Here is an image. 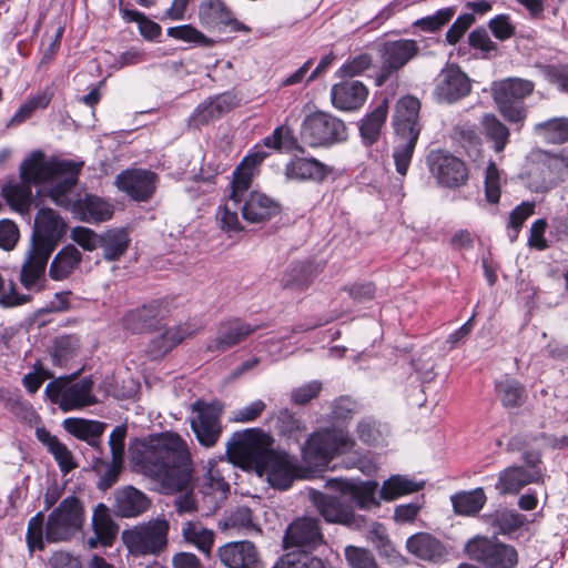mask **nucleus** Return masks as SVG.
Listing matches in <instances>:
<instances>
[{
	"label": "nucleus",
	"mask_w": 568,
	"mask_h": 568,
	"mask_svg": "<svg viewBox=\"0 0 568 568\" xmlns=\"http://www.w3.org/2000/svg\"><path fill=\"white\" fill-rule=\"evenodd\" d=\"M133 469L156 481L161 491L185 490L192 479V457L176 433L163 432L136 439L130 447Z\"/></svg>",
	"instance_id": "f257e3e1"
},
{
	"label": "nucleus",
	"mask_w": 568,
	"mask_h": 568,
	"mask_svg": "<svg viewBox=\"0 0 568 568\" xmlns=\"http://www.w3.org/2000/svg\"><path fill=\"white\" fill-rule=\"evenodd\" d=\"M82 163L58 158H47L40 150L32 151L19 168L20 182H9L2 187L8 204L20 214L31 207V185L48 186L49 197L58 206L70 204L69 192L75 186Z\"/></svg>",
	"instance_id": "f03ea898"
},
{
	"label": "nucleus",
	"mask_w": 568,
	"mask_h": 568,
	"mask_svg": "<svg viewBox=\"0 0 568 568\" xmlns=\"http://www.w3.org/2000/svg\"><path fill=\"white\" fill-rule=\"evenodd\" d=\"M274 439L258 428L236 432L226 445L230 458L253 468L275 489L286 490L297 478V459L273 448Z\"/></svg>",
	"instance_id": "7ed1b4c3"
},
{
	"label": "nucleus",
	"mask_w": 568,
	"mask_h": 568,
	"mask_svg": "<svg viewBox=\"0 0 568 568\" xmlns=\"http://www.w3.org/2000/svg\"><path fill=\"white\" fill-rule=\"evenodd\" d=\"M325 486L338 495L329 496L313 490L311 499L327 523L358 529L364 518L355 514V508L369 509L379 505L376 499L378 484L375 480L331 478L326 480Z\"/></svg>",
	"instance_id": "20e7f679"
},
{
	"label": "nucleus",
	"mask_w": 568,
	"mask_h": 568,
	"mask_svg": "<svg viewBox=\"0 0 568 568\" xmlns=\"http://www.w3.org/2000/svg\"><path fill=\"white\" fill-rule=\"evenodd\" d=\"M85 520L82 501L75 496L64 498L47 517L36 514L28 523L26 540L30 552L44 548L43 531L47 541H68L81 531Z\"/></svg>",
	"instance_id": "39448f33"
},
{
	"label": "nucleus",
	"mask_w": 568,
	"mask_h": 568,
	"mask_svg": "<svg viewBox=\"0 0 568 568\" xmlns=\"http://www.w3.org/2000/svg\"><path fill=\"white\" fill-rule=\"evenodd\" d=\"M355 442L342 428H325L315 432L302 448L305 463L313 467H328L336 455L349 453Z\"/></svg>",
	"instance_id": "423d86ee"
},
{
	"label": "nucleus",
	"mask_w": 568,
	"mask_h": 568,
	"mask_svg": "<svg viewBox=\"0 0 568 568\" xmlns=\"http://www.w3.org/2000/svg\"><path fill=\"white\" fill-rule=\"evenodd\" d=\"M93 386L91 377L78 381L71 377H58L47 384L44 396L63 412L79 410L98 402Z\"/></svg>",
	"instance_id": "0eeeda50"
},
{
	"label": "nucleus",
	"mask_w": 568,
	"mask_h": 568,
	"mask_svg": "<svg viewBox=\"0 0 568 568\" xmlns=\"http://www.w3.org/2000/svg\"><path fill=\"white\" fill-rule=\"evenodd\" d=\"M169 524L156 518L122 531V541L132 555H158L168 544Z\"/></svg>",
	"instance_id": "6e6552de"
},
{
	"label": "nucleus",
	"mask_w": 568,
	"mask_h": 568,
	"mask_svg": "<svg viewBox=\"0 0 568 568\" xmlns=\"http://www.w3.org/2000/svg\"><path fill=\"white\" fill-rule=\"evenodd\" d=\"M465 551L485 568H516L518 565L516 548L497 539L476 536L467 541Z\"/></svg>",
	"instance_id": "1a4fd4ad"
},
{
	"label": "nucleus",
	"mask_w": 568,
	"mask_h": 568,
	"mask_svg": "<svg viewBox=\"0 0 568 568\" xmlns=\"http://www.w3.org/2000/svg\"><path fill=\"white\" fill-rule=\"evenodd\" d=\"M301 136L313 148L331 145L346 139V126L342 120L318 111L304 119Z\"/></svg>",
	"instance_id": "9d476101"
},
{
	"label": "nucleus",
	"mask_w": 568,
	"mask_h": 568,
	"mask_svg": "<svg viewBox=\"0 0 568 568\" xmlns=\"http://www.w3.org/2000/svg\"><path fill=\"white\" fill-rule=\"evenodd\" d=\"M535 84L525 79L510 78L501 81L495 89V101L500 113L510 122H520L526 116L523 100L530 95Z\"/></svg>",
	"instance_id": "9b49d317"
},
{
	"label": "nucleus",
	"mask_w": 568,
	"mask_h": 568,
	"mask_svg": "<svg viewBox=\"0 0 568 568\" xmlns=\"http://www.w3.org/2000/svg\"><path fill=\"white\" fill-rule=\"evenodd\" d=\"M221 414L219 404L203 400H196L193 404L190 423L201 445L212 447L216 444L222 433Z\"/></svg>",
	"instance_id": "f8f14e48"
},
{
	"label": "nucleus",
	"mask_w": 568,
	"mask_h": 568,
	"mask_svg": "<svg viewBox=\"0 0 568 568\" xmlns=\"http://www.w3.org/2000/svg\"><path fill=\"white\" fill-rule=\"evenodd\" d=\"M419 47L415 40L399 39L386 41L381 49V70L377 74V84H383L388 77L406 65L417 55Z\"/></svg>",
	"instance_id": "ddd939ff"
},
{
	"label": "nucleus",
	"mask_w": 568,
	"mask_h": 568,
	"mask_svg": "<svg viewBox=\"0 0 568 568\" xmlns=\"http://www.w3.org/2000/svg\"><path fill=\"white\" fill-rule=\"evenodd\" d=\"M427 164L430 173L444 186L457 187L468 179L464 162L445 151H432L427 156Z\"/></svg>",
	"instance_id": "4468645a"
},
{
	"label": "nucleus",
	"mask_w": 568,
	"mask_h": 568,
	"mask_svg": "<svg viewBox=\"0 0 568 568\" xmlns=\"http://www.w3.org/2000/svg\"><path fill=\"white\" fill-rule=\"evenodd\" d=\"M260 325L242 318H230L219 324L215 336L206 344L209 352L223 353L243 341L258 329Z\"/></svg>",
	"instance_id": "2eb2a0df"
},
{
	"label": "nucleus",
	"mask_w": 568,
	"mask_h": 568,
	"mask_svg": "<svg viewBox=\"0 0 568 568\" xmlns=\"http://www.w3.org/2000/svg\"><path fill=\"white\" fill-rule=\"evenodd\" d=\"M158 175L149 170L131 169L115 178L116 187L136 202L149 201L156 190Z\"/></svg>",
	"instance_id": "dca6fc26"
},
{
	"label": "nucleus",
	"mask_w": 568,
	"mask_h": 568,
	"mask_svg": "<svg viewBox=\"0 0 568 568\" xmlns=\"http://www.w3.org/2000/svg\"><path fill=\"white\" fill-rule=\"evenodd\" d=\"M318 524L317 519L310 517L294 520L285 531L284 547H295L304 551L317 548L324 541Z\"/></svg>",
	"instance_id": "f3484780"
},
{
	"label": "nucleus",
	"mask_w": 568,
	"mask_h": 568,
	"mask_svg": "<svg viewBox=\"0 0 568 568\" xmlns=\"http://www.w3.org/2000/svg\"><path fill=\"white\" fill-rule=\"evenodd\" d=\"M420 102L412 95L402 97L395 105L392 125L396 136L419 138L422 125L419 123Z\"/></svg>",
	"instance_id": "a211bd4d"
},
{
	"label": "nucleus",
	"mask_w": 568,
	"mask_h": 568,
	"mask_svg": "<svg viewBox=\"0 0 568 568\" xmlns=\"http://www.w3.org/2000/svg\"><path fill=\"white\" fill-rule=\"evenodd\" d=\"M217 556L226 568H264L257 548L248 540L226 542L217 549Z\"/></svg>",
	"instance_id": "6ab92c4d"
},
{
	"label": "nucleus",
	"mask_w": 568,
	"mask_h": 568,
	"mask_svg": "<svg viewBox=\"0 0 568 568\" xmlns=\"http://www.w3.org/2000/svg\"><path fill=\"white\" fill-rule=\"evenodd\" d=\"M469 92L470 81L457 65L452 64L442 70L434 92L439 102L453 103Z\"/></svg>",
	"instance_id": "aec40b11"
},
{
	"label": "nucleus",
	"mask_w": 568,
	"mask_h": 568,
	"mask_svg": "<svg viewBox=\"0 0 568 568\" xmlns=\"http://www.w3.org/2000/svg\"><path fill=\"white\" fill-rule=\"evenodd\" d=\"M32 246L53 252L62 233V222L52 209L42 207L36 215Z\"/></svg>",
	"instance_id": "412c9836"
},
{
	"label": "nucleus",
	"mask_w": 568,
	"mask_h": 568,
	"mask_svg": "<svg viewBox=\"0 0 568 568\" xmlns=\"http://www.w3.org/2000/svg\"><path fill=\"white\" fill-rule=\"evenodd\" d=\"M333 168L315 158L293 156L284 166V175L288 181L322 183Z\"/></svg>",
	"instance_id": "4be33fe9"
},
{
	"label": "nucleus",
	"mask_w": 568,
	"mask_h": 568,
	"mask_svg": "<svg viewBox=\"0 0 568 568\" xmlns=\"http://www.w3.org/2000/svg\"><path fill=\"white\" fill-rule=\"evenodd\" d=\"M72 190L73 187L69 192L70 204L63 207L70 210L74 217L87 223H100L112 217L114 209L111 203L91 194L73 201Z\"/></svg>",
	"instance_id": "5701e85b"
},
{
	"label": "nucleus",
	"mask_w": 568,
	"mask_h": 568,
	"mask_svg": "<svg viewBox=\"0 0 568 568\" xmlns=\"http://www.w3.org/2000/svg\"><path fill=\"white\" fill-rule=\"evenodd\" d=\"M168 312L166 301H151L142 307L128 312L123 317V327L132 333H142L155 327Z\"/></svg>",
	"instance_id": "b1692460"
},
{
	"label": "nucleus",
	"mask_w": 568,
	"mask_h": 568,
	"mask_svg": "<svg viewBox=\"0 0 568 568\" xmlns=\"http://www.w3.org/2000/svg\"><path fill=\"white\" fill-rule=\"evenodd\" d=\"M91 527L93 535L89 536L85 540V545L89 549L112 546L118 536L119 526L115 524L110 515L109 508L103 503H99L94 507Z\"/></svg>",
	"instance_id": "393cba45"
},
{
	"label": "nucleus",
	"mask_w": 568,
	"mask_h": 568,
	"mask_svg": "<svg viewBox=\"0 0 568 568\" xmlns=\"http://www.w3.org/2000/svg\"><path fill=\"white\" fill-rule=\"evenodd\" d=\"M51 254L52 252L47 250L31 246L20 272V282L26 290L32 292L42 290L45 281L44 272Z\"/></svg>",
	"instance_id": "a878e982"
},
{
	"label": "nucleus",
	"mask_w": 568,
	"mask_h": 568,
	"mask_svg": "<svg viewBox=\"0 0 568 568\" xmlns=\"http://www.w3.org/2000/svg\"><path fill=\"white\" fill-rule=\"evenodd\" d=\"M199 18L207 28L232 27L234 31H250V29L233 17V12L222 0H203L199 7Z\"/></svg>",
	"instance_id": "bb28decb"
},
{
	"label": "nucleus",
	"mask_w": 568,
	"mask_h": 568,
	"mask_svg": "<svg viewBox=\"0 0 568 568\" xmlns=\"http://www.w3.org/2000/svg\"><path fill=\"white\" fill-rule=\"evenodd\" d=\"M368 95V89L358 80H345L331 89L333 105L342 111H352L361 108Z\"/></svg>",
	"instance_id": "cd10ccee"
},
{
	"label": "nucleus",
	"mask_w": 568,
	"mask_h": 568,
	"mask_svg": "<svg viewBox=\"0 0 568 568\" xmlns=\"http://www.w3.org/2000/svg\"><path fill=\"white\" fill-rule=\"evenodd\" d=\"M407 550L416 558L429 562L444 561L448 555L445 545L428 532H417L406 540Z\"/></svg>",
	"instance_id": "c85d7f7f"
},
{
	"label": "nucleus",
	"mask_w": 568,
	"mask_h": 568,
	"mask_svg": "<svg viewBox=\"0 0 568 568\" xmlns=\"http://www.w3.org/2000/svg\"><path fill=\"white\" fill-rule=\"evenodd\" d=\"M242 216L250 223H260L270 220L280 212L278 204L257 191H251L241 203Z\"/></svg>",
	"instance_id": "c756f323"
},
{
	"label": "nucleus",
	"mask_w": 568,
	"mask_h": 568,
	"mask_svg": "<svg viewBox=\"0 0 568 568\" xmlns=\"http://www.w3.org/2000/svg\"><path fill=\"white\" fill-rule=\"evenodd\" d=\"M237 102L236 95L232 92L209 98L196 106L191 115V121L196 125L214 121L234 109Z\"/></svg>",
	"instance_id": "7c9ffc66"
},
{
	"label": "nucleus",
	"mask_w": 568,
	"mask_h": 568,
	"mask_svg": "<svg viewBox=\"0 0 568 568\" xmlns=\"http://www.w3.org/2000/svg\"><path fill=\"white\" fill-rule=\"evenodd\" d=\"M199 329L200 326L194 323H184L168 328L150 342L148 352L153 358H160L185 338L193 336Z\"/></svg>",
	"instance_id": "2f4dec72"
},
{
	"label": "nucleus",
	"mask_w": 568,
	"mask_h": 568,
	"mask_svg": "<svg viewBox=\"0 0 568 568\" xmlns=\"http://www.w3.org/2000/svg\"><path fill=\"white\" fill-rule=\"evenodd\" d=\"M542 479V469H526L520 466H511L504 469L496 483V489L500 494H517L531 483H539Z\"/></svg>",
	"instance_id": "473e14b6"
},
{
	"label": "nucleus",
	"mask_w": 568,
	"mask_h": 568,
	"mask_svg": "<svg viewBox=\"0 0 568 568\" xmlns=\"http://www.w3.org/2000/svg\"><path fill=\"white\" fill-rule=\"evenodd\" d=\"M114 500V513L122 518L136 517L150 506L146 495L132 486L118 490Z\"/></svg>",
	"instance_id": "72a5a7b5"
},
{
	"label": "nucleus",
	"mask_w": 568,
	"mask_h": 568,
	"mask_svg": "<svg viewBox=\"0 0 568 568\" xmlns=\"http://www.w3.org/2000/svg\"><path fill=\"white\" fill-rule=\"evenodd\" d=\"M230 490L229 483L224 479L219 468H209L202 484L203 500L210 510L217 509L226 499Z\"/></svg>",
	"instance_id": "f704fd0d"
},
{
	"label": "nucleus",
	"mask_w": 568,
	"mask_h": 568,
	"mask_svg": "<svg viewBox=\"0 0 568 568\" xmlns=\"http://www.w3.org/2000/svg\"><path fill=\"white\" fill-rule=\"evenodd\" d=\"M81 261V252L74 245L68 244L53 257L49 267V276L53 281H64L73 274Z\"/></svg>",
	"instance_id": "c9c22d12"
},
{
	"label": "nucleus",
	"mask_w": 568,
	"mask_h": 568,
	"mask_svg": "<svg viewBox=\"0 0 568 568\" xmlns=\"http://www.w3.org/2000/svg\"><path fill=\"white\" fill-rule=\"evenodd\" d=\"M387 114L388 100L385 98L376 108L361 120L359 132L365 145H372L378 141L382 129L386 122Z\"/></svg>",
	"instance_id": "e433bc0d"
},
{
	"label": "nucleus",
	"mask_w": 568,
	"mask_h": 568,
	"mask_svg": "<svg viewBox=\"0 0 568 568\" xmlns=\"http://www.w3.org/2000/svg\"><path fill=\"white\" fill-rule=\"evenodd\" d=\"M130 236L125 229H110L100 234L99 246L109 262L118 261L128 250Z\"/></svg>",
	"instance_id": "4c0bfd02"
},
{
	"label": "nucleus",
	"mask_w": 568,
	"mask_h": 568,
	"mask_svg": "<svg viewBox=\"0 0 568 568\" xmlns=\"http://www.w3.org/2000/svg\"><path fill=\"white\" fill-rule=\"evenodd\" d=\"M63 426L69 434L85 440L91 446H98L105 427L103 423L81 418H67Z\"/></svg>",
	"instance_id": "58836bf2"
},
{
	"label": "nucleus",
	"mask_w": 568,
	"mask_h": 568,
	"mask_svg": "<svg viewBox=\"0 0 568 568\" xmlns=\"http://www.w3.org/2000/svg\"><path fill=\"white\" fill-rule=\"evenodd\" d=\"M456 514L474 516L478 514L486 504L487 497L481 487L469 491L456 493L450 497Z\"/></svg>",
	"instance_id": "ea45409f"
},
{
	"label": "nucleus",
	"mask_w": 568,
	"mask_h": 568,
	"mask_svg": "<svg viewBox=\"0 0 568 568\" xmlns=\"http://www.w3.org/2000/svg\"><path fill=\"white\" fill-rule=\"evenodd\" d=\"M184 540L195 546L204 555H210L214 544V532L205 528L200 521H186L182 526Z\"/></svg>",
	"instance_id": "a19ab883"
},
{
	"label": "nucleus",
	"mask_w": 568,
	"mask_h": 568,
	"mask_svg": "<svg viewBox=\"0 0 568 568\" xmlns=\"http://www.w3.org/2000/svg\"><path fill=\"white\" fill-rule=\"evenodd\" d=\"M534 131L547 143H565L568 141V118H554L539 122L535 125Z\"/></svg>",
	"instance_id": "79ce46f5"
},
{
	"label": "nucleus",
	"mask_w": 568,
	"mask_h": 568,
	"mask_svg": "<svg viewBox=\"0 0 568 568\" xmlns=\"http://www.w3.org/2000/svg\"><path fill=\"white\" fill-rule=\"evenodd\" d=\"M423 486V481H415L407 476L394 475L384 481L381 497L384 500H394L403 495L418 491Z\"/></svg>",
	"instance_id": "37998d69"
},
{
	"label": "nucleus",
	"mask_w": 568,
	"mask_h": 568,
	"mask_svg": "<svg viewBox=\"0 0 568 568\" xmlns=\"http://www.w3.org/2000/svg\"><path fill=\"white\" fill-rule=\"evenodd\" d=\"M119 12L125 22L138 23L139 31L144 39L152 41L161 34L162 29L159 23L138 10L129 9L124 6L123 0H119Z\"/></svg>",
	"instance_id": "c03bdc74"
},
{
	"label": "nucleus",
	"mask_w": 568,
	"mask_h": 568,
	"mask_svg": "<svg viewBox=\"0 0 568 568\" xmlns=\"http://www.w3.org/2000/svg\"><path fill=\"white\" fill-rule=\"evenodd\" d=\"M418 138L396 136L393 148V160L396 172L404 178L407 174Z\"/></svg>",
	"instance_id": "a18cd8bd"
},
{
	"label": "nucleus",
	"mask_w": 568,
	"mask_h": 568,
	"mask_svg": "<svg viewBox=\"0 0 568 568\" xmlns=\"http://www.w3.org/2000/svg\"><path fill=\"white\" fill-rule=\"evenodd\" d=\"M313 265L311 263L297 262L291 264L282 277L284 287L297 291L305 290L313 280Z\"/></svg>",
	"instance_id": "49530a36"
},
{
	"label": "nucleus",
	"mask_w": 568,
	"mask_h": 568,
	"mask_svg": "<svg viewBox=\"0 0 568 568\" xmlns=\"http://www.w3.org/2000/svg\"><path fill=\"white\" fill-rule=\"evenodd\" d=\"M496 392L506 407H518L525 400V388L524 386L509 377H505L496 383Z\"/></svg>",
	"instance_id": "de8ad7c7"
},
{
	"label": "nucleus",
	"mask_w": 568,
	"mask_h": 568,
	"mask_svg": "<svg viewBox=\"0 0 568 568\" xmlns=\"http://www.w3.org/2000/svg\"><path fill=\"white\" fill-rule=\"evenodd\" d=\"M242 201L229 196L223 205L216 212V219L223 230L227 232H237L242 230V224L237 215L241 210Z\"/></svg>",
	"instance_id": "09e8293b"
},
{
	"label": "nucleus",
	"mask_w": 568,
	"mask_h": 568,
	"mask_svg": "<svg viewBox=\"0 0 568 568\" xmlns=\"http://www.w3.org/2000/svg\"><path fill=\"white\" fill-rule=\"evenodd\" d=\"M225 525L229 528H234L246 535L261 532L260 527L253 520L251 509L246 506H240L234 509L227 517Z\"/></svg>",
	"instance_id": "8fccbe9b"
},
{
	"label": "nucleus",
	"mask_w": 568,
	"mask_h": 568,
	"mask_svg": "<svg viewBox=\"0 0 568 568\" xmlns=\"http://www.w3.org/2000/svg\"><path fill=\"white\" fill-rule=\"evenodd\" d=\"M263 146L278 152L292 151L297 146V142L288 126H277L272 134L263 139Z\"/></svg>",
	"instance_id": "3c124183"
},
{
	"label": "nucleus",
	"mask_w": 568,
	"mask_h": 568,
	"mask_svg": "<svg viewBox=\"0 0 568 568\" xmlns=\"http://www.w3.org/2000/svg\"><path fill=\"white\" fill-rule=\"evenodd\" d=\"M486 135L494 141L496 152L504 150L508 142L509 130L495 115L487 114L483 119Z\"/></svg>",
	"instance_id": "603ef678"
},
{
	"label": "nucleus",
	"mask_w": 568,
	"mask_h": 568,
	"mask_svg": "<svg viewBox=\"0 0 568 568\" xmlns=\"http://www.w3.org/2000/svg\"><path fill=\"white\" fill-rule=\"evenodd\" d=\"M254 174L255 170L241 163L233 173L231 193L229 196L242 201L244 196L248 195Z\"/></svg>",
	"instance_id": "864d4df0"
},
{
	"label": "nucleus",
	"mask_w": 568,
	"mask_h": 568,
	"mask_svg": "<svg viewBox=\"0 0 568 568\" xmlns=\"http://www.w3.org/2000/svg\"><path fill=\"white\" fill-rule=\"evenodd\" d=\"M454 14V7L443 8L430 16L417 19L413 26L424 32H436L446 26L453 19Z\"/></svg>",
	"instance_id": "5fc2aeb1"
},
{
	"label": "nucleus",
	"mask_w": 568,
	"mask_h": 568,
	"mask_svg": "<svg viewBox=\"0 0 568 568\" xmlns=\"http://www.w3.org/2000/svg\"><path fill=\"white\" fill-rule=\"evenodd\" d=\"M78 347L77 339L71 336H61L55 339L51 351L52 364L58 367H64L75 355Z\"/></svg>",
	"instance_id": "6e6d98bb"
},
{
	"label": "nucleus",
	"mask_w": 568,
	"mask_h": 568,
	"mask_svg": "<svg viewBox=\"0 0 568 568\" xmlns=\"http://www.w3.org/2000/svg\"><path fill=\"white\" fill-rule=\"evenodd\" d=\"M169 37L192 43L200 47H211L213 40L204 36L201 31L191 24L171 27L166 30Z\"/></svg>",
	"instance_id": "4d7b16f0"
},
{
	"label": "nucleus",
	"mask_w": 568,
	"mask_h": 568,
	"mask_svg": "<svg viewBox=\"0 0 568 568\" xmlns=\"http://www.w3.org/2000/svg\"><path fill=\"white\" fill-rule=\"evenodd\" d=\"M358 438L367 445H378L384 440L386 428L372 418H363L356 429Z\"/></svg>",
	"instance_id": "13d9d810"
},
{
	"label": "nucleus",
	"mask_w": 568,
	"mask_h": 568,
	"mask_svg": "<svg viewBox=\"0 0 568 568\" xmlns=\"http://www.w3.org/2000/svg\"><path fill=\"white\" fill-rule=\"evenodd\" d=\"M534 212L535 204L531 202H523L511 211L508 222V236L510 242L517 240L521 226Z\"/></svg>",
	"instance_id": "bf43d9fd"
},
{
	"label": "nucleus",
	"mask_w": 568,
	"mask_h": 568,
	"mask_svg": "<svg viewBox=\"0 0 568 568\" xmlns=\"http://www.w3.org/2000/svg\"><path fill=\"white\" fill-rule=\"evenodd\" d=\"M500 172L494 162H489L485 175V193L489 203H498L500 199Z\"/></svg>",
	"instance_id": "052dcab7"
},
{
	"label": "nucleus",
	"mask_w": 568,
	"mask_h": 568,
	"mask_svg": "<svg viewBox=\"0 0 568 568\" xmlns=\"http://www.w3.org/2000/svg\"><path fill=\"white\" fill-rule=\"evenodd\" d=\"M371 55L363 53L345 61V63H343V65L337 70L336 74L341 78H353L362 74L371 67Z\"/></svg>",
	"instance_id": "680f3d73"
},
{
	"label": "nucleus",
	"mask_w": 568,
	"mask_h": 568,
	"mask_svg": "<svg viewBox=\"0 0 568 568\" xmlns=\"http://www.w3.org/2000/svg\"><path fill=\"white\" fill-rule=\"evenodd\" d=\"M345 557L349 568H378L374 556L365 549L348 546L345 548Z\"/></svg>",
	"instance_id": "e2e57ef3"
},
{
	"label": "nucleus",
	"mask_w": 568,
	"mask_h": 568,
	"mask_svg": "<svg viewBox=\"0 0 568 568\" xmlns=\"http://www.w3.org/2000/svg\"><path fill=\"white\" fill-rule=\"evenodd\" d=\"M70 239L84 251H93L99 246L100 235L84 226H75L70 232Z\"/></svg>",
	"instance_id": "0e129e2a"
},
{
	"label": "nucleus",
	"mask_w": 568,
	"mask_h": 568,
	"mask_svg": "<svg viewBox=\"0 0 568 568\" xmlns=\"http://www.w3.org/2000/svg\"><path fill=\"white\" fill-rule=\"evenodd\" d=\"M356 403L347 397L341 396L331 404V419L334 422H344L353 416L356 412Z\"/></svg>",
	"instance_id": "69168bd1"
},
{
	"label": "nucleus",
	"mask_w": 568,
	"mask_h": 568,
	"mask_svg": "<svg viewBox=\"0 0 568 568\" xmlns=\"http://www.w3.org/2000/svg\"><path fill=\"white\" fill-rule=\"evenodd\" d=\"M273 568H325L322 559L317 557H310L306 555L293 557L285 556Z\"/></svg>",
	"instance_id": "338daca9"
},
{
	"label": "nucleus",
	"mask_w": 568,
	"mask_h": 568,
	"mask_svg": "<svg viewBox=\"0 0 568 568\" xmlns=\"http://www.w3.org/2000/svg\"><path fill=\"white\" fill-rule=\"evenodd\" d=\"M489 29L496 39L505 41L514 36L516 28L508 14H498L489 21Z\"/></svg>",
	"instance_id": "774afa93"
}]
</instances>
